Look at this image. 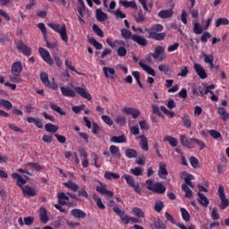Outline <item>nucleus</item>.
Wrapping results in <instances>:
<instances>
[{
  "label": "nucleus",
  "mask_w": 229,
  "mask_h": 229,
  "mask_svg": "<svg viewBox=\"0 0 229 229\" xmlns=\"http://www.w3.org/2000/svg\"><path fill=\"white\" fill-rule=\"evenodd\" d=\"M47 26L54 30V31H56V33H59L63 42H69V37L67 36V27H65V24H55V23H48Z\"/></svg>",
  "instance_id": "1"
},
{
  "label": "nucleus",
  "mask_w": 229,
  "mask_h": 229,
  "mask_svg": "<svg viewBox=\"0 0 229 229\" xmlns=\"http://www.w3.org/2000/svg\"><path fill=\"white\" fill-rule=\"evenodd\" d=\"M218 196L221 199V203L219 205L220 210H225L226 207H229V199H226V195L225 194V188L223 186H219L218 188Z\"/></svg>",
  "instance_id": "2"
},
{
  "label": "nucleus",
  "mask_w": 229,
  "mask_h": 229,
  "mask_svg": "<svg viewBox=\"0 0 229 229\" xmlns=\"http://www.w3.org/2000/svg\"><path fill=\"white\" fill-rule=\"evenodd\" d=\"M164 53H165L164 47L158 46L156 47L154 53H152V58H154V60H158V62H163V60H165Z\"/></svg>",
  "instance_id": "3"
},
{
  "label": "nucleus",
  "mask_w": 229,
  "mask_h": 229,
  "mask_svg": "<svg viewBox=\"0 0 229 229\" xmlns=\"http://www.w3.org/2000/svg\"><path fill=\"white\" fill-rule=\"evenodd\" d=\"M38 52L44 62H47L48 65H53L54 62L53 58H51V54H49V51L46 50V48L39 47Z\"/></svg>",
  "instance_id": "4"
},
{
  "label": "nucleus",
  "mask_w": 229,
  "mask_h": 229,
  "mask_svg": "<svg viewBox=\"0 0 229 229\" xmlns=\"http://www.w3.org/2000/svg\"><path fill=\"white\" fill-rule=\"evenodd\" d=\"M74 90L77 92V94H79L81 98L88 99V101H92V95H90V93H89L86 89L81 87H75Z\"/></svg>",
  "instance_id": "5"
},
{
  "label": "nucleus",
  "mask_w": 229,
  "mask_h": 229,
  "mask_svg": "<svg viewBox=\"0 0 229 229\" xmlns=\"http://www.w3.org/2000/svg\"><path fill=\"white\" fill-rule=\"evenodd\" d=\"M122 111L123 112V114H126L127 115H131L133 119H137V117L140 115V111H139V109L131 107H123Z\"/></svg>",
  "instance_id": "6"
},
{
  "label": "nucleus",
  "mask_w": 229,
  "mask_h": 229,
  "mask_svg": "<svg viewBox=\"0 0 229 229\" xmlns=\"http://www.w3.org/2000/svg\"><path fill=\"white\" fill-rule=\"evenodd\" d=\"M60 90L62 95L64 96L65 98H76V91L71 89L69 86H66V87L62 86L60 88Z\"/></svg>",
  "instance_id": "7"
},
{
  "label": "nucleus",
  "mask_w": 229,
  "mask_h": 229,
  "mask_svg": "<svg viewBox=\"0 0 229 229\" xmlns=\"http://www.w3.org/2000/svg\"><path fill=\"white\" fill-rule=\"evenodd\" d=\"M17 49L25 55V56L31 55V48H30V47H28V45L24 44L23 42L18 43Z\"/></svg>",
  "instance_id": "8"
},
{
  "label": "nucleus",
  "mask_w": 229,
  "mask_h": 229,
  "mask_svg": "<svg viewBox=\"0 0 229 229\" xmlns=\"http://www.w3.org/2000/svg\"><path fill=\"white\" fill-rule=\"evenodd\" d=\"M11 72L13 76H21V72H22V64H21V62L13 63Z\"/></svg>",
  "instance_id": "9"
},
{
  "label": "nucleus",
  "mask_w": 229,
  "mask_h": 229,
  "mask_svg": "<svg viewBox=\"0 0 229 229\" xmlns=\"http://www.w3.org/2000/svg\"><path fill=\"white\" fill-rule=\"evenodd\" d=\"M148 189L152 191V192H157V194H164L165 192V186H163L160 182L154 184L152 187H148Z\"/></svg>",
  "instance_id": "10"
},
{
  "label": "nucleus",
  "mask_w": 229,
  "mask_h": 229,
  "mask_svg": "<svg viewBox=\"0 0 229 229\" xmlns=\"http://www.w3.org/2000/svg\"><path fill=\"white\" fill-rule=\"evenodd\" d=\"M22 194L25 197H33L37 196V191L35 189L31 188L30 186L25 185L24 187H21Z\"/></svg>",
  "instance_id": "11"
},
{
  "label": "nucleus",
  "mask_w": 229,
  "mask_h": 229,
  "mask_svg": "<svg viewBox=\"0 0 229 229\" xmlns=\"http://www.w3.org/2000/svg\"><path fill=\"white\" fill-rule=\"evenodd\" d=\"M194 69H195V72H197L198 76L201 80L207 79V72H205V68H203V66H201V64H194Z\"/></svg>",
  "instance_id": "12"
},
{
  "label": "nucleus",
  "mask_w": 229,
  "mask_h": 229,
  "mask_svg": "<svg viewBox=\"0 0 229 229\" xmlns=\"http://www.w3.org/2000/svg\"><path fill=\"white\" fill-rule=\"evenodd\" d=\"M150 229H165L167 228V225L164 224V221L160 220V218L154 220L149 225Z\"/></svg>",
  "instance_id": "13"
},
{
  "label": "nucleus",
  "mask_w": 229,
  "mask_h": 229,
  "mask_svg": "<svg viewBox=\"0 0 229 229\" xmlns=\"http://www.w3.org/2000/svg\"><path fill=\"white\" fill-rule=\"evenodd\" d=\"M131 39L136 42V44H139V46H142V47H146V46H148V39L144 37L132 35Z\"/></svg>",
  "instance_id": "14"
},
{
  "label": "nucleus",
  "mask_w": 229,
  "mask_h": 229,
  "mask_svg": "<svg viewBox=\"0 0 229 229\" xmlns=\"http://www.w3.org/2000/svg\"><path fill=\"white\" fill-rule=\"evenodd\" d=\"M138 139H140V146L141 149H143V151H149V144L148 143L146 135H140Z\"/></svg>",
  "instance_id": "15"
},
{
  "label": "nucleus",
  "mask_w": 229,
  "mask_h": 229,
  "mask_svg": "<svg viewBox=\"0 0 229 229\" xmlns=\"http://www.w3.org/2000/svg\"><path fill=\"white\" fill-rule=\"evenodd\" d=\"M180 141L182 146H185V148H188L189 149H192L194 148V144H192V140H188L186 135H181L180 136Z\"/></svg>",
  "instance_id": "16"
},
{
  "label": "nucleus",
  "mask_w": 229,
  "mask_h": 229,
  "mask_svg": "<svg viewBox=\"0 0 229 229\" xmlns=\"http://www.w3.org/2000/svg\"><path fill=\"white\" fill-rule=\"evenodd\" d=\"M98 192L103 194L104 196H107L108 198H114V191L106 190V186H98L97 187Z\"/></svg>",
  "instance_id": "17"
},
{
  "label": "nucleus",
  "mask_w": 229,
  "mask_h": 229,
  "mask_svg": "<svg viewBox=\"0 0 229 229\" xmlns=\"http://www.w3.org/2000/svg\"><path fill=\"white\" fill-rule=\"evenodd\" d=\"M148 38H152L153 40H159L162 41L165 38V32H149Z\"/></svg>",
  "instance_id": "18"
},
{
  "label": "nucleus",
  "mask_w": 229,
  "mask_h": 229,
  "mask_svg": "<svg viewBox=\"0 0 229 229\" xmlns=\"http://www.w3.org/2000/svg\"><path fill=\"white\" fill-rule=\"evenodd\" d=\"M139 65L140 67H141V69H143V71L148 72V74H150V76H157V73L155 72V69L151 68L146 64H143L142 61L139 62Z\"/></svg>",
  "instance_id": "19"
},
{
  "label": "nucleus",
  "mask_w": 229,
  "mask_h": 229,
  "mask_svg": "<svg viewBox=\"0 0 229 229\" xmlns=\"http://www.w3.org/2000/svg\"><path fill=\"white\" fill-rule=\"evenodd\" d=\"M72 216L77 217V219H85V217H87V213L81 209L75 208L72 210Z\"/></svg>",
  "instance_id": "20"
},
{
  "label": "nucleus",
  "mask_w": 229,
  "mask_h": 229,
  "mask_svg": "<svg viewBox=\"0 0 229 229\" xmlns=\"http://www.w3.org/2000/svg\"><path fill=\"white\" fill-rule=\"evenodd\" d=\"M57 199H58L59 205L64 207V206L67 205V201H69V197L67 195H65L64 192H59L57 194Z\"/></svg>",
  "instance_id": "21"
},
{
  "label": "nucleus",
  "mask_w": 229,
  "mask_h": 229,
  "mask_svg": "<svg viewBox=\"0 0 229 229\" xmlns=\"http://www.w3.org/2000/svg\"><path fill=\"white\" fill-rule=\"evenodd\" d=\"M173 9L161 10L158 13V17H160V19H170V17H173Z\"/></svg>",
  "instance_id": "22"
},
{
  "label": "nucleus",
  "mask_w": 229,
  "mask_h": 229,
  "mask_svg": "<svg viewBox=\"0 0 229 229\" xmlns=\"http://www.w3.org/2000/svg\"><path fill=\"white\" fill-rule=\"evenodd\" d=\"M198 196H199L198 201L200 203V205H202V207H208V203H210V201L208 200V198H207V196H205V194L201 192H199Z\"/></svg>",
  "instance_id": "23"
},
{
  "label": "nucleus",
  "mask_w": 229,
  "mask_h": 229,
  "mask_svg": "<svg viewBox=\"0 0 229 229\" xmlns=\"http://www.w3.org/2000/svg\"><path fill=\"white\" fill-rule=\"evenodd\" d=\"M39 217H40L41 223H44V225H46L47 221H49V216H47V210H46V208H40Z\"/></svg>",
  "instance_id": "24"
},
{
  "label": "nucleus",
  "mask_w": 229,
  "mask_h": 229,
  "mask_svg": "<svg viewBox=\"0 0 229 229\" xmlns=\"http://www.w3.org/2000/svg\"><path fill=\"white\" fill-rule=\"evenodd\" d=\"M217 114L220 115L222 121H228L229 114L226 112V108L225 107H218Z\"/></svg>",
  "instance_id": "25"
},
{
  "label": "nucleus",
  "mask_w": 229,
  "mask_h": 229,
  "mask_svg": "<svg viewBox=\"0 0 229 229\" xmlns=\"http://www.w3.org/2000/svg\"><path fill=\"white\" fill-rule=\"evenodd\" d=\"M103 71L106 78H110L111 80H114V76H115V70L114 68L104 67Z\"/></svg>",
  "instance_id": "26"
},
{
  "label": "nucleus",
  "mask_w": 229,
  "mask_h": 229,
  "mask_svg": "<svg viewBox=\"0 0 229 229\" xmlns=\"http://www.w3.org/2000/svg\"><path fill=\"white\" fill-rule=\"evenodd\" d=\"M182 121L184 128H192V121H191L189 114H184L182 117Z\"/></svg>",
  "instance_id": "27"
},
{
  "label": "nucleus",
  "mask_w": 229,
  "mask_h": 229,
  "mask_svg": "<svg viewBox=\"0 0 229 229\" xmlns=\"http://www.w3.org/2000/svg\"><path fill=\"white\" fill-rule=\"evenodd\" d=\"M40 80L45 87L51 89V81H49V76L46 72L40 73Z\"/></svg>",
  "instance_id": "28"
},
{
  "label": "nucleus",
  "mask_w": 229,
  "mask_h": 229,
  "mask_svg": "<svg viewBox=\"0 0 229 229\" xmlns=\"http://www.w3.org/2000/svg\"><path fill=\"white\" fill-rule=\"evenodd\" d=\"M96 13H97V20L99 22H104V21H106L108 19V16L106 15V13L101 11V9H97Z\"/></svg>",
  "instance_id": "29"
},
{
  "label": "nucleus",
  "mask_w": 229,
  "mask_h": 229,
  "mask_svg": "<svg viewBox=\"0 0 229 229\" xmlns=\"http://www.w3.org/2000/svg\"><path fill=\"white\" fill-rule=\"evenodd\" d=\"M59 128L60 127L58 125H55L53 123H47L45 125L46 131H48L49 133H56V131H58Z\"/></svg>",
  "instance_id": "30"
},
{
  "label": "nucleus",
  "mask_w": 229,
  "mask_h": 229,
  "mask_svg": "<svg viewBox=\"0 0 229 229\" xmlns=\"http://www.w3.org/2000/svg\"><path fill=\"white\" fill-rule=\"evenodd\" d=\"M45 41L47 42V47L48 49H51V51H58V42H49L47 36H45Z\"/></svg>",
  "instance_id": "31"
},
{
  "label": "nucleus",
  "mask_w": 229,
  "mask_h": 229,
  "mask_svg": "<svg viewBox=\"0 0 229 229\" xmlns=\"http://www.w3.org/2000/svg\"><path fill=\"white\" fill-rule=\"evenodd\" d=\"M120 4H122L123 6H124V8H134V10H137V4L135 3V1H131V2H128V1H124V0H121L120 1Z\"/></svg>",
  "instance_id": "32"
},
{
  "label": "nucleus",
  "mask_w": 229,
  "mask_h": 229,
  "mask_svg": "<svg viewBox=\"0 0 229 229\" xmlns=\"http://www.w3.org/2000/svg\"><path fill=\"white\" fill-rule=\"evenodd\" d=\"M64 187H67V189H71V191H73V192H78L80 189V185L69 181L68 182L64 183Z\"/></svg>",
  "instance_id": "33"
},
{
  "label": "nucleus",
  "mask_w": 229,
  "mask_h": 229,
  "mask_svg": "<svg viewBox=\"0 0 229 229\" xmlns=\"http://www.w3.org/2000/svg\"><path fill=\"white\" fill-rule=\"evenodd\" d=\"M136 22H144L146 21V13L142 9H140L138 12V15L134 16Z\"/></svg>",
  "instance_id": "34"
},
{
  "label": "nucleus",
  "mask_w": 229,
  "mask_h": 229,
  "mask_svg": "<svg viewBox=\"0 0 229 229\" xmlns=\"http://www.w3.org/2000/svg\"><path fill=\"white\" fill-rule=\"evenodd\" d=\"M104 177L106 178V180H119V178H121L119 174L112 172H106Z\"/></svg>",
  "instance_id": "35"
},
{
  "label": "nucleus",
  "mask_w": 229,
  "mask_h": 229,
  "mask_svg": "<svg viewBox=\"0 0 229 229\" xmlns=\"http://www.w3.org/2000/svg\"><path fill=\"white\" fill-rule=\"evenodd\" d=\"M164 140L166 142H169V144H170V146H172V148H176V146H178V140H176V138H174L172 136L165 137Z\"/></svg>",
  "instance_id": "36"
},
{
  "label": "nucleus",
  "mask_w": 229,
  "mask_h": 229,
  "mask_svg": "<svg viewBox=\"0 0 229 229\" xmlns=\"http://www.w3.org/2000/svg\"><path fill=\"white\" fill-rule=\"evenodd\" d=\"M109 151L113 157H116V158H121V152H119V148L117 146H111Z\"/></svg>",
  "instance_id": "37"
},
{
  "label": "nucleus",
  "mask_w": 229,
  "mask_h": 229,
  "mask_svg": "<svg viewBox=\"0 0 229 229\" xmlns=\"http://www.w3.org/2000/svg\"><path fill=\"white\" fill-rule=\"evenodd\" d=\"M160 31H164V26L162 24H156L151 29L148 30L149 33H160Z\"/></svg>",
  "instance_id": "38"
},
{
  "label": "nucleus",
  "mask_w": 229,
  "mask_h": 229,
  "mask_svg": "<svg viewBox=\"0 0 229 229\" xmlns=\"http://www.w3.org/2000/svg\"><path fill=\"white\" fill-rule=\"evenodd\" d=\"M125 180V182L129 184V187H135V180L130 174H124L122 176Z\"/></svg>",
  "instance_id": "39"
},
{
  "label": "nucleus",
  "mask_w": 229,
  "mask_h": 229,
  "mask_svg": "<svg viewBox=\"0 0 229 229\" xmlns=\"http://www.w3.org/2000/svg\"><path fill=\"white\" fill-rule=\"evenodd\" d=\"M139 154L137 153V150L133 149V148H128L125 151V157H127V158H137V156Z\"/></svg>",
  "instance_id": "40"
},
{
  "label": "nucleus",
  "mask_w": 229,
  "mask_h": 229,
  "mask_svg": "<svg viewBox=\"0 0 229 229\" xmlns=\"http://www.w3.org/2000/svg\"><path fill=\"white\" fill-rule=\"evenodd\" d=\"M229 24V21L226 18H218L216 21L215 26L216 28H219V26H226Z\"/></svg>",
  "instance_id": "41"
},
{
  "label": "nucleus",
  "mask_w": 229,
  "mask_h": 229,
  "mask_svg": "<svg viewBox=\"0 0 229 229\" xmlns=\"http://www.w3.org/2000/svg\"><path fill=\"white\" fill-rule=\"evenodd\" d=\"M126 136L121 135V136H113L111 138V142H117L118 144H121L123 142H126Z\"/></svg>",
  "instance_id": "42"
},
{
  "label": "nucleus",
  "mask_w": 229,
  "mask_h": 229,
  "mask_svg": "<svg viewBox=\"0 0 229 229\" xmlns=\"http://www.w3.org/2000/svg\"><path fill=\"white\" fill-rule=\"evenodd\" d=\"M50 107L54 112H57V114H60V115H65V111L62 109V107L58 106L56 104L50 103Z\"/></svg>",
  "instance_id": "43"
},
{
  "label": "nucleus",
  "mask_w": 229,
  "mask_h": 229,
  "mask_svg": "<svg viewBox=\"0 0 229 229\" xmlns=\"http://www.w3.org/2000/svg\"><path fill=\"white\" fill-rule=\"evenodd\" d=\"M92 30H93L94 33H96V35H98V37H100V38H103V37H105V33L103 32V30H101V28H99V26L93 24Z\"/></svg>",
  "instance_id": "44"
},
{
  "label": "nucleus",
  "mask_w": 229,
  "mask_h": 229,
  "mask_svg": "<svg viewBox=\"0 0 229 229\" xmlns=\"http://www.w3.org/2000/svg\"><path fill=\"white\" fill-rule=\"evenodd\" d=\"M0 106H4V108H7V110H12V108H13L12 102L5 99H0Z\"/></svg>",
  "instance_id": "45"
},
{
  "label": "nucleus",
  "mask_w": 229,
  "mask_h": 229,
  "mask_svg": "<svg viewBox=\"0 0 229 229\" xmlns=\"http://www.w3.org/2000/svg\"><path fill=\"white\" fill-rule=\"evenodd\" d=\"M182 189L185 192V198H192L193 193L187 184H182Z\"/></svg>",
  "instance_id": "46"
},
{
  "label": "nucleus",
  "mask_w": 229,
  "mask_h": 229,
  "mask_svg": "<svg viewBox=\"0 0 229 229\" xmlns=\"http://www.w3.org/2000/svg\"><path fill=\"white\" fill-rule=\"evenodd\" d=\"M89 44H92L96 49H103V45L96 40L94 38H89Z\"/></svg>",
  "instance_id": "47"
},
{
  "label": "nucleus",
  "mask_w": 229,
  "mask_h": 229,
  "mask_svg": "<svg viewBox=\"0 0 229 229\" xmlns=\"http://www.w3.org/2000/svg\"><path fill=\"white\" fill-rule=\"evenodd\" d=\"M114 121L117 124H120V126H124V124H126V116L118 115Z\"/></svg>",
  "instance_id": "48"
},
{
  "label": "nucleus",
  "mask_w": 229,
  "mask_h": 229,
  "mask_svg": "<svg viewBox=\"0 0 229 229\" xmlns=\"http://www.w3.org/2000/svg\"><path fill=\"white\" fill-rule=\"evenodd\" d=\"M191 142H195V144L199 145L200 147V150L205 149V148H207V145L201 140H198L197 138H191Z\"/></svg>",
  "instance_id": "49"
},
{
  "label": "nucleus",
  "mask_w": 229,
  "mask_h": 229,
  "mask_svg": "<svg viewBox=\"0 0 229 229\" xmlns=\"http://www.w3.org/2000/svg\"><path fill=\"white\" fill-rule=\"evenodd\" d=\"M181 214L184 221H191V215L189 214V211H187V209L181 208Z\"/></svg>",
  "instance_id": "50"
},
{
  "label": "nucleus",
  "mask_w": 229,
  "mask_h": 229,
  "mask_svg": "<svg viewBox=\"0 0 229 229\" xmlns=\"http://www.w3.org/2000/svg\"><path fill=\"white\" fill-rule=\"evenodd\" d=\"M188 74H189V68L187 66H182L181 68V72H179L177 76H180L181 78H187Z\"/></svg>",
  "instance_id": "51"
},
{
  "label": "nucleus",
  "mask_w": 229,
  "mask_h": 229,
  "mask_svg": "<svg viewBox=\"0 0 229 229\" xmlns=\"http://www.w3.org/2000/svg\"><path fill=\"white\" fill-rule=\"evenodd\" d=\"M158 71H160V72H164L165 74H168L171 72L169 66L165 64H159Z\"/></svg>",
  "instance_id": "52"
},
{
  "label": "nucleus",
  "mask_w": 229,
  "mask_h": 229,
  "mask_svg": "<svg viewBox=\"0 0 229 229\" xmlns=\"http://www.w3.org/2000/svg\"><path fill=\"white\" fill-rule=\"evenodd\" d=\"M120 219L122 220V222L123 223V225H130L131 216H129L128 215H126V212H124V213L120 216Z\"/></svg>",
  "instance_id": "53"
},
{
  "label": "nucleus",
  "mask_w": 229,
  "mask_h": 229,
  "mask_svg": "<svg viewBox=\"0 0 229 229\" xmlns=\"http://www.w3.org/2000/svg\"><path fill=\"white\" fill-rule=\"evenodd\" d=\"M193 32L196 35H201V33H203V29L201 28V25H199V23H195L194 24Z\"/></svg>",
  "instance_id": "54"
},
{
  "label": "nucleus",
  "mask_w": 229,
  "mask_h": 229,
  "mask_svg": "<svg viewBox=\"0 0 229 229\" xmlns=\"http://www.w3.org/2000/svg\"><path fill=\"white\" fill-rule=\"evenodd\" d=\"M163 208H164V202H162L161 200H157L155 203L156 212H162Z\"/></svg>",
  "instance_id": "55"
},
{
  "label": "nucleus",
  "mask_w": 229,
  "mask_h": 229,
  "mask_svg": "<svg viewBox=\"0 0 229 229\" xmlns=\"http://www.w3.org/2000/svg\"><path fill=\"white\" fill-rule=\"evenodd\" d=\"M121 33H122V37L123 38H131L133 36H131V31L126 30V29H123L121 30Z\"/></svg>",
  "instance_id": "56"
},
{
  "label": "nucleus",
  "mask_w": 229,
  "mask_h": 229,
  "mask_svg": "<svg viewBox=\"0 0 229 229\" xmlns=\"http://www.w3.org/2000/svg\"><path fill=\"white\" fill-rule=\"evenodd\" d=\"M205 64H212L214 62V55L203 54Z\"/></svg>",
  "instance_id": "57"
},
{
  "label": "nucleus",
  "mask_w": 229,
  "mask_h": 229,
  "mask_svg": "<svg viewBox=\"0 0 229 229\" xmlns=\"http://www.w3.org/2000/svg\"><path fill=\"white\" fill-rule=\"evenodd\" d=\"M131 174H134V176H142V168L140 167H135L131 169Z\"/></svg>",
  "instance_id": "58"
},
{
  "label": "nucleus",
  "mask_w": 229,
  "mask_h": 229,
  "mask_svg": "<svg viewBox=\"0 0 229 229\" xmlns=\"http://www.w3.org/2000/svg\"><path fill=\"white\" fill-rule=\"evenodd\" d=\"M158 175L162 178V176H167V169H165V165L159 166Z\"/></svg>",
  "instance_id": "59"
},
{
  "label": "nucleus",
  "mask_w": 229,
  "mask_h": 229,
  "mask_svg": "<svg viewBox=\"0 0 229 229\" xmlns=\"http://www.w3.org/2000/svg\"><path fill=\"white\" fill-rule=\"evenodd\" d=\"M94 200L97 201V206L101 210H105V204H103V201L101 200V198L94 196Z\"/></svg>",
  "instance_id": "60"
},
{
  "label": "nucleus",
  "mask_w": 229,
  "mask_h": 229,
  "mask_svg": "<svg viewBox=\"0 0 229 229\" xmlns=\"http://www.w3.org/2000/svg\"><path fill=\"white\" fill-rule=\"evenodd\" d=\"M152 113L158 115V117H163L162 113L160 112V107L157 105H152Z\"/></svg>",
  "instance_id": "61"
},
{
  "label": "nucleus",
  "mask_w": 229,
  "mask_h": 229,
  "mask_svg": "<svg viewBox=\"0 0 229 229\" xmlns=\"http://www.w3.org/2000/svg\"><path fill=\"white\" fill-rule=\"evenodd\" d=\"M209 135H211V137L213 139H221V134L219 131H216V130H209L208 131Z\"/></svg>",
  "instance_id": "62"
},
{
  "label": "nucleus",
  "mask_w": 229,
  "mask_h": 229,
  "mask_svg": "<svg viewBox=\"0 0 229 229\" xmlns=\"http://www.w3.org/2000/svg\"><path fill=\"white\" fill-rule=\"evenodd\" d=\"M132 212L135 216H137L138 217H144V211H142V209L139 208H134L132 209Z\"/></svg>",
  "instance_id": "63"
},
{
  "label": "nucleus",
  "mask_w": 229,
  "mask_h": 229,
  "mask_svg": "<svg viewBox=\"0 0 229 229\" xmlns=\"http://www.w3.org/2000/svg\"><path fill=\"white\" fill-rule=\"evenodd\" d=\"M102 120L104 121V123H106V124H107L108 126H112L114 124V121L112 120V118H110V116L108 115H102Z\"/></svg>",
  "instance_id": "64"
}]
</instances>
